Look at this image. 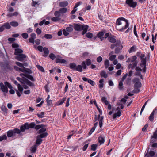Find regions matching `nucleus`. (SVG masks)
<instances>
[{"label":"nucleus","mask_w":157,"mask_h":157,"mask_svg":"<svg viewBox=\"0 0 157 157\" xmlns=\"http://www.w3.org/2000/svg\"><path fill=\"white\" fill-rule=\"evenodd\" d=\"M116 24V28L119 31H124L129 26L128 20L123 17L119 18L117 20Z\"/></svg>","instance_id":"f257e3e1"},{"label":"nucleus","mask_w":157,"mask_h":157,"mask_svg":"<svg viewBox=\"0 0 157 157\" xmlns=\"http://www.w3.org/2000/svg\"><path fill=\"white\" fill-rule=\"evenodd\" d=\"M4 84L2 82L0 83V89L3 92L7 93L8 92V87L9 89H12L13 88L11 85L7 82H5Z\"/></svg>","instance_id":"f03ea898"},{"label":"nucleus","mask_w":157,"mask_h":157,"mask_svg":"<svg viewBox=\"0 0 157 157\" xmlns=\"http://www.w3.org/2000/svg\"><path fill=\"white\" fill-rule=\"evenodd\" d=\"M35 126V124L34 122H32L30 124L28 123H25L23 125H22L20 127V129L22 132H24L25 130L29 129V128H34Z\"/></svg>","instance_id":"7ed1b4c3"},{"label":"nucleus","mask_w":157,"mask_h":157,"mask_svg":"<svg viewBox=\"0 0 157 157\" xmlns=\"http://www.w3.org/2000/svg\"><path fill=\"white\" fill-rule=\"evenodd\" d=\"M133 81V82L135 83L134 85L135 89L133 91L134 92L138 93L140 91V90L138 88L141 87V83L139 81V79L136 78H134Z\"/></svg>","instance_id":"20e7f679"},{"label":"nucleus","mask_w":157,"mask_h":157,"mask_svg":"<svg viewBox=\"0 0 157 157\" xmlns=\"http://www.w3.org/2000/svg\"><path fill=\"white\" fill-rule=\"evenodd\" d=\"M144 54H141L140 56V58L141 59V63L140 64V66L141 68L143 69V71L145 72L146 70V59Z\"/></svg>","instance_id":"39448f33"},{"label":"nucleus","mask_w":157,"mask_h":157,"mask_svg":"<svg viewBox=\"0 0 157 157\" xmlns=\"http://www.w3.org/2000/svg\"><path fill=\"white\" fill-rule=\"evenodd\" d=\"M73 30V28L71 25H70L69 27H67L65 29L63 30L62 32L63 35L65 36H68L69 33L71 32Z\"/></svg>","instance_id":"423d86ee"},{"label":"nucleus","mask_w":157,"mask_h":157,"mask_svg":"<svg viewBox=\"0 0 157 157\" xmlns=\"http://www.w3.org/2000/svg\"><path fill=\"white\" fill-rule=\"evenodd\" d=\"M126 3L130 7L134 8L137 5V3L134 2L133 0H126Z\"/></svg>","instance_id":"0eeeda50"},{"label":"nucleus","mask_w":157,"mask_h":157,"mask_svg":"<svg viewBox=\"0 0 157 157\" xmlns=\"http://www.w3.org/2000/svg\"><path fill=\"white\" fill-rule=\"evenodd\" d=\"M91 62L90 59H87L86 60L85 62L83 61L82 63L83 68L84 69H86L87 68L86 65L89 66L91 65Z\"/></svg>","instance_id":"6e6552de"},{"label":"nucleus","mask_w":157,"mask_h":157,"mask_svg":"<svg viewBox=\"0 0 157 157\" xmlns=\"http://www.w3.org/2000/svg\"><path fill=\"white\" fill-rule=\"evenodd\" d=\"M56 61V63H65L66 62V60L62 59L59 56H57Z\"/></svg>","instance_id":"1a4fd4ad"},{"label":"nucleus","mask_w":157,"mask_h":157,"mask_svg":"<svg viewBox=\"0 0 157 157\" xmlns=\"http://www.w3.org/2000/svg\"><path fill=\"white\" fill-rule=\"evenodd\" d=\"M18 56H16L15 58L17 60L20 61H22L26 57L25 55L23 54Z\"/></svg>","instance_id":"9d476101"},{"label":"nucleus","mask_w":157,"mask_h":157,"mask_svg":"<svg viewBox=\"0 0 157 157\" xmlns=\"http://www.w3.org/2000/svg\"><path fill=\"white\" fill-rule=\"evenodd\" d=\"M113 52L111 51L109 55V59L110 60L112 61L115 59L116 56L115 55H113Z\"/></svg>","instance_id":"9b49d317"},{"label":"nucleus","mask_w":157,"mask_h":157,"mask_svg":"<svg viewBox=\"0 0 157 157\" xmlns=\"http://www.w3.org/2000/svg\"><path fill=\"white\" fill-rule=\"evenodd\" d=\"M14 68L17 71H20L22 72H26V71H28L29 70V69L24 67L23 68H20L16 66H14Z\"/></svg>","instance_id":"f8f14e48"},{"label":"nucleus","mask_w":157,"mask_h":157,"mask_svg":"<svg viewBox=\"0 0 157 157\" xmlns=\"http://www.w3.org/2000/svg\"><path fill=\"white\" fill-rule=\"evenodd\" d=\"M74 28L75 30L80 31L82 30V25L78 24H75Z\"/></svg>","instance_id":"ddd939ff"},{"label":"nucleus","mask_w":157,"mask_h":157,"mask_svg":"<svg viewBox=\"0 0 157 157\" xmlns=\"http://www.w3.org/2000/svg\"><path fill=\"white\" fill-rule=\"evenodd\" d=\"M88 26L87 25H82V30H83L82 32V34H84L87 32Z\"/></svg>","instance_id":"4468645a"},{"label":"nucleus","mask_w":157,"mask_h":157,"mask_svg":"<svg viewBox=\"0 0 157 157\" xmlns=\"http://www.w3.org/2000/svg\"><path fill=\"white\" fill-rule=\"evenodd\" d=\"M98 124V122H96L94 124V126L92 128L91 130L90 131L89 135H91L92 133L94 132L95 129L97 127Z\"/></svg>","instance_id":"2eb2a0df"},{"label":"nucleus","mask_w":157,"mask_h":157,"mask_svg":"<svg viewBox=\"0 0 157 157\" xmlns=\"http://www.w3.org/2000/svg\"><path fill=\"white\" fill-rule=\"evenodd\" d=\"M98 124V122H96L94 124V126L92 128L91 130L90 131L89 135H91L92 133L94 132L95 129L97 127Z\"/></svg>","instance_id":"dca6fc26"},{"label":"nucleus","mask_w":157,"mask_h":157,"mask_svg":"<svg viewBox=\"0 0 157 157\" xmlns=\"http://www.w3.org/2000/svg\"><path fill=\"white\" fill-rule=\"evenodd\" d=\"M82 79L83 80L85 81H87L88 82L92 85H93L94 81L90 79H88L86 77H83Z\"/></svg>","instance_id":"f3484780"},{"label":"nucleus","mask_w":157,"mask_h":157,"mask_svg":"<svg viewBox=\"0 0 157 157\" xmlns=\"http://www.w3.org/2000/svg\"><path fill=\"white\" fill-rule=\"evenodd\" d=\"M23 52V51L21 49L19 48H17L15 49L14 54L16 55H20V54Z\"/></svg>","instance_id":"a211bd4d"},{"label":"nucleus","mask_w":157,"mask_h":157,"mask_svg":"<svg viewBox=\"0 0 157 157\" xmlns=\"http://www.w3.org/2000/svg\"><path fill=\"white\" fill-rule=\"evenodd\" d=\"M14 132L13 130H10L7 132V136L8 137H12L14 135Z\"/></svg>","instance_id":"6ab92c4d"},{"label":"nucleus","mask_w":157,"mask_h":157,"mask_svg":"<svg viewBox=\"0 0 157 157\" xmlns=\"http://www.w3.org/2000/svg\"><path fill=\"white\" fill-rule=\"evenodd\" d=\"M68 5V2L67 1H64L60 2L59 4V6L61 7H64L67 6Z\"/></svg>","instance_id":"aec40b11"},{"label":"nucleus","mask_w":157,"mask_h":157,"mask_svg":"<svg viewBox=\"0 0 157 157\" xmlns=\"http://www.w3.org/2000/svg\"><path fill=\"white\" fill-rule=\"evenodd\" d=\"M155 111V110H153L149 117V120L151 121H153Z\"/></svg>","instance_id":"412c9836"},{"label":"nucleus","mask_w":157,"mask_h":157,"mask_svg":"<svg viewBox=\"0 0 157 157\" xmlns=\"http://www.w3.org/2000/svg\"><path fill=\"white\" fill-rule=\"evenodd\" d=\"M43 51L44 52V55L43 56H46L49 54V51L47 48L44 47L43 48Z\"/></svg>","instance_id":"4be33fe9"},{"label":"nucleus","mask_w":157,"mask_h":157,"mask_svg":"<svg viewBox=\"0 0 157 157\" xmlns=\"http://www.w3.org/2000/svg\"><path fill=\"white\" fill-rule=\"evenodd\" d=\"M136 51V47L135 46H133L129 50V53L133 52Z\"/></svg>","instance_id":"5701e85b"},{"label":"nucleus","mask_w":157,"mask_h":157,"mask_svg":"<svg viewBox=\"0 0 157 157\" xmlns=\"http://www.w3.org/2000/svg\"><path fill=\"white\" fill-rule=\"evenodd\" d=\"M105 142L104 138L103 137L100 136L99 137V144L101 145L103 144Z\"/></svg>","instance_id":"b1692460"},{"label":"nucleus","mask_w":157,"mask_h":157,"mask_svg":"<svg viewBox=\"0 0 157 157\" xmlns=\"http://www.w3.org/2000/svg\"><path fill=\"white\" fill-rule=\"evenodd\" d=\"M41 134H40V135L38 136V137H40L41 138H44L46 137L48 135V133L46 132L43 133Z\"/></svg>","instance_id":"393cba45"},{"label":"nucleus","mask_w":157,"mask_h":157,"mask_svg":"<svg viewBox=\"0 0 157 157\" xmlns=\"http://www.w3.org/2000/svg\"><path fill=\"white\" fill-rule=\"evenodd\" d=\"M69 66H70V67L71 69L74 70H75V69L76 68V65L75 63H70Z\"/></svg>","instance_id":"a878e982"},{"label":"nucleus","mask_w":157,"mask_h":157,"mask_svg":"<svg viewBox=\"0 0 157 157\" xmlns=\"http://www.w3.org/2000/svg\"><path fill=\"white\" fill-rule=\"evenodd\" d=\"M83 68L82 65H78V66H76V68L75 69L76 70L79 71V72H82V68Z\"/></svg>","instance_id":"bb28decb"},{"label":"nucleus","mask_w":157,"mask_h":157,"mask_svg":"<svg viewBox=\"0 0 157 157\" xmlns=\"http://www.w3.org/2000/svg\"><path fill=\"white\" fill-rule=\"evenodd\" d=\"M121 113L120 110H118L117 113H115L113 116V119H115L117 117H120L121 116Z\"/></svg>","instance_id":"cd10ccee"},{"label":"nucleus","mask_w":157,"mask_h":157,"mask_svg":"<svg viewBox=\"0 0 157 157\" xmlns=\"http://www.w3.org/2000/svg\"><path fill=\"white\" fill-rule=\"evenodd\" d=\"M109 41L111 43H115L116 42V39L114 38L112 36L109 37L108 38Z\"/></svg>","instance_id":"c85d7f7f"},{"label":"nucleus","mask_w":157,"mask_h":157,"mask_svg":"<svg viewBox=\"0 0 157 157\" xmlns=\"http://www.w3.org/2000/svg\"><path fill=\"white\" fill-rule=\"evenodd\" d=\"M46 130V128H45L44 126H44L42 127L41 128H40V129L39 130L38 132V133L40 134H41L42 133H43L44 132H45Z\"/></svg>","instance_id":"c756f323"},{"label":"nucleus","mask_w":157,"mask_h":157,"mask_svg":"<svg viewBox=\"0 0 157 157\" xmlns=\"http://www.w3.org/2000/svg\"><path fill=\"white\" fill-rule=\"evenodd\" d=\"M51 19L52 21L56 22L59 21L60 20V18L55 16L52 18Z\"/></svg>","instance_id":"7c9ffc66"},{"label":"nucleus","mask_w":157,"mask_h":157,"mask_svg":"<svg viewBox=\"0 0 157 157\" xmlns=\"http://www.w3.org/2000/svg\"><path fill=\"white\" fill-rule=\"evenodd\" d=\"M155 155L154 152L151 151L149 152V155H148L147 154H146L145 155V157H153Z\"/></svg>","instance_id":"2f4dec72"},{"label":"nucleus","mask_w":157,"mask_h":157,"mask_svg":"<svg viewBox=\"0 0 157 157\" xmlns=\"http://www.w3.org/2000/svg\"><path fill=\"white\" fill-rule=\"evenodd\" d=\"M121 43L120 41L117 42L116 44H112L110 47L111 49H113L115 47H117L119 45H120Z\"/></svg>","instance_id":"473e14b6"},{"label":"nucleus","mask_w":157,"mask_h":157,"mask_svg":"<svg viewBox=\"0 0 157 157\" xmlns=\"http://www.w3.org/2000/svg\"><path fill=\"white\" fill-rule=\"evenodd\" d=\"M10 24L13 27H17L18 25V23L16 21H12L10 23Z\"/></svg>","instance_id":"72a5a7b5"},{"label":"nucleus","mask_w":157,"mask_h":157,"mask_svg":"<svg viewBox=\"0 0 157 157\" xmlns=\"http://www.w3.org/2000/svg\"><path fill=\"white\" fill-rule=\"evenodd\" d=\"M100 75L101 76L105 78H106L107 77V74H106L105 72L104 71H102L101 72Z\"/></svg>","instance_id":"f704fd0d"},{"label":"nucleus","mask_w":157,"mask_h":157,"mask_svg":"<svg viewBox=\"0 0 157 157\" xmlns=\"http://www.w3.org/2000/svg\"><path fill=\"white\" fill-rule=\"evenodd\" d=\"M27 84V85L29 86H33V84L30 81L28 80L27 79H25V81L24 84Z\"/></svg>","instance_id":"c9c22d12"},{"label":"nucleus","mask_w":157,"mask_h":157,"mask_svg":"<svg viewBox=\"0 0 157 157\" xmlns=\"http://www.w3.org/2000/svg\"><path fill=\"white\" fill-rule=\"evenodd\" d=\"M30 70L29 69L28 71H26V72H23L24 73H21L20 74V75L23 78H24L23 77L25 76L26 77V75H27V73H30Z\"/></svg>","instance_id":"e433bc0d"},{"label":"nucleus","mask_w":157,"mask_h":157,"mask_svg":"<svg viewBox=\"0 0 157 157\" xmlns=\"http://www.w3.org/2000/svg\"><path fill=\"white\" fill-rule=\"evenodd\" d=\"M101 99L102 102H104L105 105H108L109 102L106 100V98L105 97H102Z\"/></svg>","instance_id":"4c0bfd02"},{"label":"nucleus","mask_w":157,"mask_h":157,"mask_svg":"<svg viewBox=\"0 0 157 157\" xmlns=\"http://www.w3.org/2000/svg\"><path fill=\"white\" fill-rule=\"evenodd\" d=\"M103 117L102 116L100 118L99 123V124L100 128H101L103 124Z\"/></svg>","instance_id":"58836bf2"},{"label":"nucleus","mask_w":157,"mask_h":157,"mask_svg":"<svg viewBox=\"0 0 157 157\" xmlns=\"http://www.w3.org/2000/svg\"><path fill=\"white\" fill-rule=\"evenodd\" d=\"M30 73H27V75H26V77L31 80L32 81H35V79L33 78V77L30 75H29V74Z\"/></svg>","instance_id":"ea45409f"},{"label":"nucleus","mask_w":157,"mask_h":157,"mask_svg":"<svg viewBox=\"0 0 157 157\" xmlns=\"http://www.w3.org/2000/svg\"><path fill=\"white\" fill-rule=\"evenodd\" d=\"M105 33V32H101L99 33V37H100V39L101 40V41H102L103 39H104V37L101 38V37L103 36L104 33Z\"/></svg>","instance_id":"a19ab883"},{"label":"nucleus","mask_w":157,"mask_h":157,"mask_svg":"<svg viewBox=\"0 0 157 157\" xmlns=\"http://www.w3.org/2000/svg\"><path fill=\"white\" fill-rule=\"evenodd\" d=\"M25 79H26L25 78H23V79L19 77H17V79L20 81L21 83L22 84H24L25 81Z\"/></svg>","instance_id":"79ce46f5"},{"label":"nucleus","mask_w":157,"mask_h":157,"mask_svg":"<svg viewBox=\"0 0 157 157\" xmlns=\"http://www.w3.org/2000/svg\"><path fill=\"white\" fill-rule=\"evenodd\" d=\"M98 145L97 144H93L91 145V150L93 151H95L97 149Z\"/></svg>","instance_id":"37998d69"},{"label":"nucleus","mask_w":157,"mask_h":157,"mask_svg":"<svg viewBox=\"0 0 157 157\" xmlns=\"http://www.w3.org/2000/svg\"><path fill=\"white\" fill-rule=\"evenodd\" d=\"M17 87L19 91L21 92V94H22L23 90V87L20 84H17Z\"/></svg>","instance_id":"c03bdc74"},{"label":"nucleus","mask_w":157,"mask_h":157,"mask_svg":"<svg viewBox=\"0 0 157 157\" xmlns=\"http://www.w3.org/2000/svg\"><path fill=\"white\" fill-rule=\"evenodd\" d=\"M59 11L61 13H64L67 12V9L65 8H62L59 9Z\"/></svg>","instance_id":"a18cd8bd"},{"label":"nucleus","mask_w":157,"mask_h":157,"mask_svg":"<svg viewBox=\"0 0 157 157\" xmlns=\"http://www.w3.org/2000/svg\"><path fill=\"white\" fill-rule=\"evenodd\" d=\"M13 132H14V133H17L20 134L21 133V132H22L21 129L20 130L17 128H15L13 129Z\"/></svg>","instance_id":"49530a36"},{"label":"nucleus","mask_w":157,"mask_h":157,"mask_svg":"<svg viewBox=\"0 0 157 157\" xmlns=\"http://www.w3.org/2000/svg\"><path fill=\"white\" fill-rule=\"evenodd\" d=\"M3 25L4 27L5 28L7 29H10L11 27L10 24L8 23H5L3 24Z\"/></svg>","instance_id":"de8ad7c7"},{"label":"nucleus","mask_w":157,"mask_h":157,"mask_svg":"<svg viewBox=\"0 0 157 157\" xmlns=\"http://www.w3.org/2000/svg\"><path fill=\"white\" fill-rule=\"evenodd\" d=\"M66 99V97H65L64 98H63L61 100H60L58 102L59 103L58 104V105H61L62 104H63L64 102V101H65Z\"/></svg>","instance_id":"09e8293b"},{"label":"nucleus","mask_w":157,"mask_h":157,"mask_svg":"<svg viewBox=\"0 0 157 157\" xmlns=\"http://www.w3.org/2000/svg\"><path fill=\"white\" fill-rule=\"evenodd\" d=\"M49 57L51 59L53 60L56 58L57 56H56L53 53H50L49 55Z\"/></svg>","instance_id":"8fccbe9b"},{"label":"nucleus","mask_w":157,"mask_h":157,"mask_svg":"<svg viewBox=\"0 0 157 157\" xmlns=\"http://www.w3.org/2000/svg\"><path fill=\"white\" fill-rule=\"evenodd\" d=\"M7 137L6 135H3L0 136V141H2L4 140H6Z\"/></svg>","instance_id":"3c124183"},{"label":"nucleus","mask_w":157,"mask_h":157,"mask_svg":"<svg viewBox=\"0 0 157 157\" xmlns=\"http://www.w3.org/2000/svg\"><path fill=\"white\" fill-rule=\"evenodd\" d=\"M40 138V137H38V136H37V140L36 141V143L37 144H40L42 141V140Z\"/></svg>","instance_id":"603ef678"},{"label":"nucleus","mask_w":157,"mask_h":157,"mask_svg":"<svg viewBox=\"0 0 157 157\" xmlns=\"http://www.w3.org/2000/svg\"><path fill=\"white\" fill-rule=\"evenodd\" d=\"M37 115L38 116V117L40 118H42L43 117H44V112H41L40 113V114H37Z\"/></svg>","instance_id":"864d4df0"},{"label":"nucleus","mask_w":157,"mask_h":157,"mask_svg":"<svg viewBox=\"0 0 157 157\" xmlns=\"http://www.w3.org/2000/svg\"><path fill=\"white\" fill-rule=\"evenodd\" d=\"M44 37L47 39H51L52 38V36L51 34H46L44 35Z\"/></svg>","instance_id":"5fc2aeb1"},{"label":"nucleus","mask_w":157,"mask_h":157,"mask_svg":"<svg viewBox=\"0 0 157 157\" xmlns=\"http://www.w3.org/2000/svg\"><path fill=\"white\" fill-rule=\"evenodd\" d=\"M60 13L59 11H56L54 13V15L56 17H59L61 16Z\"/></svg>","instance_id":"6e6d98bb"},{"label":"nucleus","mask_w":157,"mask_h":157,"mask_svg":"<svg viewBox=\"0 0 157 157\" xmlns=\"http://www.w3.org/2000/svg\"><path fill=\"white\" fill-rule=\"evenodd\" d=\"M152 138H157V130L154 132L153 135L152 136L151 139Z\"/></svg>","instance_id":"4d7b16f0"},{"label":"nucleus","mask_w":157,"mask_h":157,"mask_svg":"<svg viewBox=\"0 0 157 157\" xmlns=\"http://www.w3.org/2000/svg\"><path fill=\"white\" fill-rule=\"evenodd\" d=\"M122 71L121 70H118L116 73L115 74V76L116 77L120 75Z\"/></svg>","instance_id":"13d9d810"},{"label":"nucleus","mask_w":157,"mask_h":157,"mask_svg":"<svg viewBox=\"0 0 157 157\" xmlns=\"http://www.w3.org/2000/svg\"><path fill=\"white\" fill-rule=\"evenodd\" d=\"M104 82L103 79H101L99 81L100 83V87L101 88H102L103 87V83Z\"/></svg>","instance_id":"bf43d9fd"},{"label":"nucleus","mask_w":157,"mask_h":157,"mask_svg":"<svg viewBox=\"0 0 157 157\" xmlns=\"http://www.w3.org/2000/svg\"><path fill=\"white\" fill-rule=\"evenodd\" d=\"M36 67L41 71L44 72V69L42 67L37 65H36Z\"/></svg>","instance_id":"052dcab7"},{"label":"nucleus","mask_w":157,"mask_h":157,"mask_svg":"<svg viewBox=\"0 0 157 157\" xmlns=\"http://www.w3.org/2000/svg\"><path fill=\"white\" fill-rule=\"evenodd\" d=\"M86 36L89 38H91L93 36V34L90 32H88L86 34Z\"/></svg>","instance_id":"680f3d73"},{"label":"nucleus","mask_w":157,"mask_h":157,"mask_svg":"<svg viewBox=\"0 0 157 157\" xmlns=\"http://www.w3.org/2000/svg\"><path fill=\"white\" fill-rule=\"evenodd\" d=\"M23 38L26 39L28 38V35L27 33H24L21 34Z\"/></svg>","instance_id":"e2e57ef3"},{"label":"nucleus","mask_w":157,"mask_h":157,"mask_svg":"<svg viewBox=\"0 0 157 157\" xmlns=\"http://www.w3.org/2000/svg\"><path fill=\"white\" fill-rule=\"evenodd\" d=\"M44 126V125L43 124L36 125L35 126V129L37 130L40 129L42 127Z\"/></svg>","instance_id":"0e129e2a"},{"label":"nucleus","mask_w":157,"mask_h":157,"mask_svg":"<svg viewBox=\"0 0 157 157\" xmlns=\"http://www.w3.org/2000/svg\"><path fill=\"white\" fill-rule=\"evenodd\" d=\"M105 65L106 68H107L109 65V62L108 60H106L105 61Z\"/></svg>","instance_id":"69168bd1"},{"label":"nucleus","mask_w":157,"mask_h":157,"mask_svg":"<svg viewBox=\"0 0 157 157\" xmlns=\"http://www.w3.org/2000/svg\"><path fill=\"white\" fill-rule=\"evenodd\" d=\"M123 87L122 82L121 81L119 84V88L120 90H121L123 89Z\"/></svg>","instance_id":"338daca9"},{"label":"nucleus","mask_w":157,"mask_h":157,"mask_svg":"<svg viewBox=\"0 0 157 157\" xmlns=\"http://www.w3.org/2000/svg\"><path fill=\"white\" fill-rule=\"evenodd\" d=\"M122 48V46H121L120 48H116L115 50V52L116 53H118L120 51Z\"/></svg>","instance_id":"774afa93"}]
</instances>
